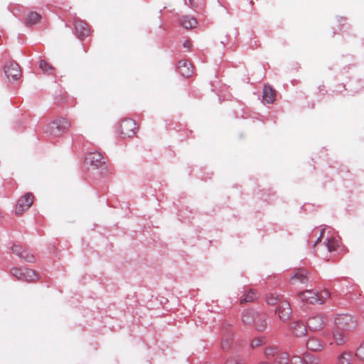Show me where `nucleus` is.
Wrapping results in <instances>:
<instances>
[{
	"label": "nucleus",
	"mask_w": 364,
	"mask_h": 364,
	"mask_svg": "<svg viewBox=\"0 0 364 364\" xmlns=\"http://www.w3.org/2000/svg\"><path fill=\"white\" fill-rule=\"evenodd\" d=\"M298 296L303 302H306L311 304H323L327 301L331 297L330 292L323 289L321 292L314 290H306L300 292Z\"/></svg>",
	"instance_id": "nucleus-1"
},
{
	"label": "nucleus",
	"mask_w": 364,
	"mask_h": 364,
	"mask_svg": "<svg viewBox=\"0 0 364 364\" xmlns=\"http://www.w3.org/2000/svg\"><path fill=\"white\" fill-rule=\"evenodd\" d=\"M71 127L70 122L65 118H58L46 127L45 132L50 136L57 137L68 132Z\"/></svg>",
	"instance_id": "nucleus-2"
},
{
	"label": "nucleus",
	"mask_w": 364,
	"mask_h": 364,
	"mask_svg": "<svg viewBox=\"0 0 364 364\" xmlns=\"http://www.w3.org/2000/svg\"><path fill=\"white\" fill-rule=\"evenodd\" d=\"M34 196L31 193H27L18 199L16 205L15 213L16 215H21L27 210L33 203Z\"/></svg>",
	"instance_id": "nucleus-3"
},
{
	"label": "nucleus",
	"mask_w": 364,
	"mask_h": 364,
	"mask_svg": "<svg viewBox=\"0 0 364 364\" xmlns=\"http://www.w3.org/2000/svg\"><path fill=\"white\" fill-rule=\"evenodd\" d=\"M137 129L136 123L132 119H124L119 127L120 133L123 137L132 136L136 133Z\"/></svg>",
	"instance_id": "nucleus-4"
},
{
	"label": "nucleus",
	"mask_w": 364,
	"mask_h": 364,
	"mask_svg": "<svg viewBox=\"0 0 364 364\" xmlns=\"http://www.w3.org/2000/svg\"><path fill=\"white\" fill-rule=\"evenodd\" d=\"M4 73L10 80H16L21 75V70L18 63L9 61L4 65Z\"/></svg>",
	"instance_id": "nucleus-5"
},
{
	"label": "nucleus",
	"mask_w": 364,
	"mask_h": 364,
	"mask_svg": "<svg viewBox=\"0 0 364 364\" xmlns=\"http://www.w3.org/2000/svg\"><path fill=\"white\" fill-rule=\"evenodd\" d=\"M327 318L323 314H316L311 316L307 322L309 328L314 331L321 330L326 323Z\"/></svg>",
	"instance_id": "nucleus-6"
},
{
	"label": "nucleus",
	"mask_w": 364,
	"mask_h": 364,
	"mask_svg": "<svg viewBox=\"0 0 364 364\" xmlns=\"http://www.w3.org/2000/svg\"><path fill=\"white\" fill-rule=\"evenodd\" d=\"M335 323L336 328L340 329L350 328L355 326V321L353 318L347 314L338 315L336 319Z\"/></svg>",
	"instance_id": "nucleus-7"
},
{
	"label": "nucleus",
	"mask_w": 364,
	"mask_h": 364,
	"mask_svg": "<svg viewBox=\"0 0 364 364\" xmlns=\"http://www.w3.org/2000/svg\"><path fill=\"white\" fill-rule=\"evenodd\" d=\"M279 318L284 321H287L291 316V309L290 304L287 301H280L279 306L276 310Z\"/></svg>",
	"instance_id": "nucleus-8"
},
{
	"label": "nucleus",
	"mask_w": 364,
	"mask_h": 364,
	"mask_svg": "<svg viewBox=\"0 0 364 364\" xmlns=\"http://www.w3.org/2000/svg\"><path fill=\"white\" fill-rule=\"evenodd\" d=\"M74 27L78 36V38L83 39L88 36L90 31L87 23L80 19H76L74 21Z\"/></svg>",
	"instance_id": "nucleus-9"
},
{
	"label": "nucleus",
	"mask_w": 364,
	"mask_h": 364,
	"mask_svg": "<svg viewBox=\"0 0 364 364\" xmlns=\"http://www.w3.org/2000/svg\"><path fill=\"white\" fill-rule=\"evenodd\" d=\"M85 161L87 164L95 168H99L105 163L104 157L99 152L89 153L85 157Z\"/></svg>",
	"instance_id": "nucleus-10"
},
{
	"label": "nucleus",
	"mask_w": 364,
	"mask_h": 364,
	"mask_svg": "<svg viewBox=\"0 0 364 364\" xmlns=\"http://www.w3.org/2000/svg\"><path fill=\"white\" fill-rule=\"evenodd\" d=\"M177 68L178 72L185 77H189L193 73V66L188 60L178 61Z\"/></svg>",
	"instance_id": "nucleus-11"
},
{
	"label": "nucleus",
	"mask_w": 364,
	"mask_h": 364,
	"mask_svg": "<svg viewBox=\"0 0 364 364\" xmlns=\"http://www.w3.org/2000/svg\"><path fill=\"white\" fill-rule=\"evenodd\" d=\"M11 252L13 254L24 259L27 262H31L34 260V256L27 252L23 247L20 245L14 244L11 247Z\"/></svg>",
	"instance_id": "nucleus-12"
},
{
	"label": "nucleus",
	"mask_w": 364,
	"mask_h": 364,
	"mask_svg": "<svg viewBox=\"0 0 364 364\" xmlns=\"http://www.w3.org/2000/svg\"><path fill=\"white\" fill-rule=\"evenodd\" d=\"M276 97V90L271 86L265 85L263 90V99L268 103L272 104L274 102Z\"/></svg>",
	"instance_id": "nucleus-13"
},
{
	"label": "nucleus",
	"mask_w": 364,
	"mask_h": 364,
	"mask_svg": "<svg viewBox=\"0 0 364 364\" xmlns=\"http://www.w3.org/2000/svg\"><path fill=\"white\" fill-rule=\"evenodd\" d=\"M258 312L254 310H246L242 314V321L245 325H252Z\"/></svg>",
	"instance_id": "nucleus-14"
},
{
	"label": "nucleus",
	"mask_w": 364,
	"mask_h": 364,
	"mask_svg": "<svg viewBox=\"0 0 364 364\" xmlns=\"http://www.w3.org/2000/svg\"><path fill=\"white\" fill-rule=\"evenodd\" d=\"M306 347L312 351H320L323 348V343L318 338L311 337L306 342Z\"/></svg>",
	"instance_id": "nucleus-15"
},
{
	"label": "nucleus",
	"mask_w": 364,
	"mask_h": 364,
	"mask_svg": "<svg viewBox=\"0 0 364 364\" xmlns=\"http://www.w3.org/2000/svg\"><path fill=\"white\" fill-rule=\"evenodd\" d=\"M333 337L338 345H342L347 341L346 332L338 328H335L333 331Z\"/></svg>",
	"instance_id": "nucleus-16"
},
{
	"label": "nucleus",
	"mask_w": 364,
	"mask_h": 364,
	"mask_svg": "<svg viewBox=\"0 0 364 364\" xmlns=\"http://www.w3.org/2000/svg\"><path fill=\"white\" fill-rule=\"evenodd\" d=\"M179 23L185 28L191 29L196 26L198 21L194 17L184 16L181 18Z\"/></svg>",
	"instance_id": "nucleus-17"
},
{
	"label": "nucleus",
	"mask_w": 364,
	"mask_h": 364,
	"mask_svg": "<svg viewBox=\"0 0 364 364\" xmlns=\"http://www.w3.org/2000/svg\"><path fill=\"white\" fill-rule=\"evenodd\" d=\"M291 280L299 281L301 283H306L308 281V272L304 269H298L295 271L293 276L291 277Z\"/></svg>",
	"instance_id": "nucleus-18"
},
{
	"label": "nucleus",
	"mask_w": 364,
	"mask_h": 364,
	"mask_svg": "<svg viewBox=\"0 0 364 364\" xmlns=\"http://www.w3.org/2000/svg\"><path fill=\"white\" fill-rule=\"evenodd\" d=\"M266 318L267 316L264 314L258 312V316L255 318V322L252 325L257 330L262 331L266 328Z\"/></svg>",
	"instance_id": "nucleus-19"
},
{
	"label": "nucleus",
	"mask_w": 364,
	"mask_h": 364,
	"mask_svg": "<svg viewBox=\"0 0 364 364\" xmlns=\"http://www.w3.org/2000/svg\"><path fill=\"white\" fill-rule=\"evenodd\" d=\"M291 330L293 333L298 337L303 336L306 333V326L304 323L299 321L293 323Z\"/></svg>",
	"instance_id": "nucleus-20"
},
{
	"label": "nucleus",
	"mask_w": 364,
	"mask_h": 364,
	"mask_svg": "<svg viewBox=\"0 0 364 364\" xmlns=\"http://www.w3.org/2000/svg\"><path fill=\"white\" fill-rule=\"evenodd\" d=\"M39 279L38 274L31 269H24L23 277L22 281L33 282Z\"/></svg>",
	"instance_id": "nucleus-21"
},
{
	"label": "nucleus",
	"mask_w": 364,
	"mask_h": 364,
	"mask_svg": "<svg viewBox=\"0 0 364 364\" xmlns=\"http://www.w3.org/2000/svg\"><path fill=\"white\" fill-rule=\"evenodd\" d=\"M289 355L285 352L277 354L274 364H289Z\"/></svg>",
	"instance_id": "nucleus-22"
},
{
	"label": "nucleus",
	"mask_w": 364,
	"mask_h": 364,
	"mask_svg": "<svg viewBox=\"0 0 364 364\" xmlns=\"http://www.w3.org/2000/svg\"><path fill=\"white\" fill-rule=\"evenodd\" d=\"M41 16L36 12H31L28 14L26 18V22L28 24H36L40 22Z\"/></svg>",
	"instance_id": "nucleus-23"
},
{
	"label": "nucleus",
	"mask_w": 364,
	"mask_h": 364,
	"mask_svg": "<svg viewBox=\"0 0 364 364\" xmlns=\"http://www.w3.org/2000/svg\"><path fill=\"white\" fill-rule=\"evenodd\" d=\"M39 67L44 73H47L49 75H53L54 73L55 68L45 60L40 61Z\"/></svg>",
	"instance_id": "nucleus-24"
},
{
	"label": "nucleus",
	"mask_w": 364,
	"mask_h": 364,
	"mask_svg": "<svg viewBox=\"0 0 364 364\" xmlns=\"http://www.w3.org/2000/svg\"><path fill=\"white\" fill-rule=\"evenodd\" d=\"M257 297V294L255 291L250 289L241 299V304H245L253 301Z\"/></svg>",
	"instance_id": "nucleus-25"
},
{
	"label": "nucleus",
	"mask_w": 364,
	"mask_h": 364,
	"mask_svg": "<svg viewBox=\"0 0 364 364\" xmlns=\"http://www.w3.org/2000/svg\"><path fill=\"white\" fill-rule=\"evenodd\" d=\"M280 299V296L277 294L269 293L266 295V301L269 305L277 304Z\"/></svg>",
	"instance_id": "nucleus-26"
},
{
	"label": "nucleus",
	"mask_w": 364,
	"mask_h": 364,
	"mask_svg": "<svg viewBox=\"0 0 364 364\" xmlns=\"http://www.w3.org/2000/svg\"><path fill=\"white\" fill-rule=\"evenodd\" d=\"M232 333H228L226 336L223 335L221 346L223 349L226 350L230 347L232 341Z\"/></svg>",
	"instance_id": "nucleus-27"
},
{
	"label": "nucleus",
	"mask_w": 364,
	"mask_h": 364,
	"mask_svg": "<svg viewBox=\"0 0 364 364\" xmlns=\"http://www.w3.org/2000/svg\"><path fill=\"white\" fill-rule=\"evenodd\" d=\"M304 361L306 364H319L320 359L310 353H306L304 355Z\"/></svg>",
	"instance_id": "nucleus-28"
},
{
	"label": "nucleus",
	"mask_w": 364,
	"mask_h": 364,
	"mask_svg": "<svg viewBox=\"0 0 364 364\" xmlns=\"http://www.w3.org/2000/svg\"><path fill=\"white\" fill-rule=\"evenodd\" d=\"M353 359V355L349 353H343L338 359L339 364H350Z\"/></svg>",
	"instance_id": "nucleus-29"
},
{
	"label": "nucleus",
	"mask_w": 364,
	"mask_h": 364,
	"mask_svg": "<svg viewBox=\"0 0 364 364\" xmlns=\"http://www.w3.org/2000/svg\"><path fill=\"white\" fill-rule=\"evenodd\" d=\"M326 245L329 252L335 251L338 247V242L334 238H331L328 240Z\"/></svg>",
	"instance_id": "nucleus-30"
},
{
	"label": "nucleus",
	"mask_w": 364,
	"mask_h": 364,
	"mask_svg": "<svg viewBox=\"0 0 364 364\" xmlns=\"http://www.w3.org/2000/svg\"><path fill=\"white\" fill-rule=\"evenodd\" d=\"M23 272L24 269H23L17 267L12 268L11 270V274L19 280H22L23 277Z\"/></svg>",
	"instance_id": "nucleus-31"
},
{
	"label": "nucleus",
	"mask_w": 364,
	"mask_h": 364,
	"mask_svg": "<svg viewBox=\"0 0 364 364\" xmlns=\"http://www.w3.org/2000/svg\"><path fill=\"white\" fill-rule=\"evenodd\" d=\"M264 343V338L262 337L256 338L252 341L251 346L252 348L259 347Z\"/></svg>",
	"instance_id": "nucleus-32"
},
{
	"label": "nucleus",
	"mask_w": 364,
	"mask_h": 364,
	"mask_svg": "<svg viewBox=\"0 0 364 364\" xmlns=\"http://www.w3.org/2000/svg\"><path fill=\"white\" fill-rule=\"evenodd\" d=\"M277 354V348L274 347L267 348L265 350V355L267 358L273 357Z\"/></svg>",
	"instance_id": "nucleus-33"
},
{
	"label": "nucleus",
	"mask_w": 364,
	"mask_h": 364,
	"mask_svg": "<svg viewBox=\"0 0 364 364\" xmlns=\"http://www.w3.org/2000/svg\"><path fill=\"white\" fill-rule=\"evenodd\" d=\"M356 355L361 360H364V342L358 348Z\"/></svg>",
	"instance_id": "nucleus-34"
},
{
	"label": "nucleus",
	"mask_w": 364,
	"mask_h": 364,
	"mask_svg": "<svg viewBox=\"0 0 364 364\" xmlns=\"http://www.w3.org/2000/svg\"><path fill=\"white\" fill-rule=\"evenodd\" d=\"M289 364H304V361L299 356H293L289 360Z\"/></svg>",
	"instance_id": "nucleus-35"
},
{
	"label": "nucleus",
	"mask_w": 364,
	"mask_h": 364,
	"mask_svg": "<svg viewBox=\"0 0 364 364\" xmlns=\"http://www.w3.org/2000/svg\"><path fill=\"white\" fill-rule=\"evenodd\" d=\"M183 46L188 50L191 48L192 43L189 40H186L183 43Z\"/></svg>",
	"instance_id": "nucleus-36"
},
{
	"label": "nucleus",
	"mask_w": 364,
	"mask_h": 364,
	"mask_svg": "<svg viewBox=\"0 0 364 364\" xmlns=\"http://www.w3.org/2000/svg\"><path fill=\"white\" fill-rule=\"evenodd\" d=\"M225 364H241L237 362V360L233 358H229L227 360Z\"/></svg>",
	"instance_id": "nucleus-37"
},
{
	"label": "nucleus",
	"mask_w": 364,
	"mask_h": 364,
	"mask_svg": "<svg viewBox=\"0 0 364 364\" xmlns=\"http://www.w3.org/2000/svg\"><path fill=\"white\" fill-rule=\"evenodd\" d=\"M324 234V229H323L321 232V235H320V237H318V239L316 240V244L321 240V238L323 237Z\"/></svg>",
	"instance_id": "nucleus-38"
},
{
	"label": "nucleus",
	"mask_w": 364,
	"mask_h": 364,
	"mask_svg": "<svg viewBox=\"0 0 364 364\" xmlns=\"http://www.w3.org/2000/svg\"><path fill=\"white\" fill-rule=\"evenodd\" d=\"M259 364H269V363H267V362L263 361V362L259 363Z\"/></svg>",
	"instance_id": "nucleus-39"
}]
</instances>
